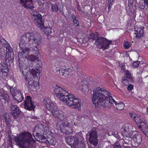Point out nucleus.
I'll return each instance as SVG.
<instances>
[{
	"instance_id": "obj_1",
	"label": "nucleus",
	"mask_w": 148,
	"mask_h": 148,
	"mask_svg": "<svg viewBox=\"0 0 148 148\" xmlns=\"http://www.w3.org/2000/svg\"><path fill=\"white\" fill-rule=\"evenodd\" d=\"M93 92L92 99L95 107H98L100 106L104 108L109 107L110 106L109 105V103L111 104L114 103L118 110H121L124 108V103L122 102L117 103L110 96L109 92L106 90L97 88L93 90Z\"/></svg>"
},
{
	"instance_id": "obj_2",
	"label": "nucleus",
	"mask_w": 148,
	"mask_h": 148,
	"mask_svg": "<svg viewBox=\"0 0 148 148\" xmlns=\"http://www.w3.org/2000/svg\"><path fill=\"white\" fill-rule=\"evenodd\" d=\"M53 91L60 100L68 106L80 110L81 107L80 100L66 91L65 88L56 84L53 87Z\"/></svg>"
},
{
	"instance_id": "obj_3",
	"label": "nucleus",
	"mask_w": 148,
	"mask_h": 148,
	"mask_svg": "<svg viewBox=\"0 0 148 148\" xmlns=\"http://www.w3.org/2000/svg\"><path fill=\"white\" fill-rule=\"evenodd\" d=\"M41 36L38 33H34L32 32L25 33L21 37L19 46L22 52L19 53L20 55H22L26 53H28L30 50V48L28 46L30 42L36 44L34 47L37 48L41 42Z\"/></svg>"
},
{
	"instance_id": "obj_4",
	"label": "nucleus",
	"mask_w": 148,
	"mask_h": 148,
	"mask_svg": "<svg viewBox=\"0 0 148 148\" xmlns=\"http://www.w3.org/2000/svg\"><path fill=\"white\" fill-rule=\"evenodd\" d=\"M25 65L24 64H22L19 63V68L21 72L23 74L25 80L27 82V83L28 88L32 90H36L39 88V84L37 81L33 79H37L38 80L40 73L37 69H30L28 67L25 68Z\"/></svg>"
},
{
	"instance_id": "obj_5",
	"label": "nucleus",
	"mask_w": 148,
	"mask_h": 148,
	"mask_svg": "<svg viewBox=\"0 0 148 148\" xmlns=\"http://www.w3.org/2000/svg\"><path fill=\"white\" fill-rule=\"evenodd\" d=\"M33 140L31 135L28 132L21 133L14 138V141L21 148L29 145Z\"/></svg>"
},
{
	"instance_id": "obj_6",
	"label": "nucleus",
	"mask_w": 148,
	"mask_h": 148,
	"mask_svg": "<svg viewBox=\"0 0 148 148\" xmlns=\"http://www.w3.org/2000/svg\"><path fill=\"white\" fill-rule=\"evenodd\" d=\"M10 91L14 99L12 101V102L15 104H17L24 99L20 91L16 88H13L11 87L10 88Z\"/></svg>"
},
{
	"instance_id": "obj_7",
	"label": "nucleus",
	"mask_w": 148,
	"mask_h": 148,
	"mask_svg": "<svg viewBox=\"0 0 148 148\" xmlns=\"http://www.w3.org/2000/svg\"><path fill=\"white\" fill-rule=\"evenodd\" d=\"M71 124L66 121L61 122L58 125L61 132L67 134H70L72 133L73 129L71 126Z\"/></svg>"
},
{
	"instance_id": "obj_8",
	"label": "nucleus",
	"mask_w": 148,
	"mask_h": 148,
	"mask_svg": "<svg viewBox=\"0 0 148 148\" xmlns=\"http://www.w3.org/2000/svg\"><path fill=\"white\" fill-rule=\"evenodd\" d=\"M132 126L129 123H125L123 125L121 129L122 135L124 137L132 138L133 132L132 130Z\"/></svg>"
},
{
	"instance_id": "obj_9",
	"label": "nucleus",
	"mask_w": 148,
	"mask_h": 148,
	"mask_svg": "<svg viewBox=\"0 0 148 148\" xmlns=\"http://www.w3.org/2000/svg\"><path fill=\"white\" fill-rule=\"evenodd\" d=\"M48 129V128L46 125H43L41 124H38L35 126L34 130L33 132V136L35 137V134L37 136H40L41 135V134H45Z\"/></svg>"
},
{
	"instance_id": "obj_10",
	"label": "nucleus",
	"mask_w": 148,
	"mask_h": 148,
	"mask_svg": "<svg viewBox=\"0 0 148 148\" xmlns=\"http://www.w3.org/2000/svg\"><path fill=\"white\" fill-rule=\"evenodd\" d=\"M129 114L130 116L137 125H140L143 123L144 125H142L143 126H145V128L148 129V124L143 118L141 116L137 115L133 113L130 112L129 113Z\"/></svg>"
},
{
	"instance_id": "obj_11",
	"label": "nucleus",
	"mask_w": 148,
	"mask_h": 148,
	"mask_svg": "<svg viewBox=\"0 0 148 148\" xmlns=\"http://www.w3.org/2000/svg\"><path fill=\"white\" fill-rule=\"evenodd\" d=\"M32 14V18L34 19V23L38 27L42 29L44 26L43 22L42 20V15L37 12H35Z\"/></svg>"
},
{
	"instance_id": "obj_12",
	"label": "nucleus",
	"mask_w": 148,
	"mask_h": 148,
	"mask_svg": "<svg viewBox=\"0 0 148 148\" xmlns=\"http://www.w3.org/2000/svg\"><path fill=\"white\" fill-rule=\"evenodd\" d=\"M43 102L49 110L52 112L56 109V104L49 98H45L44 99Z\"/></svg>"
},
{
	"instance_id": "obj_13",
	"label": "nucleus",
	"mask_w": 148,
	"mask_h": 148,
	"mask_svg": "<svg viewBox=\"0 0 148 148\" xmlns=\"http://www.w3.org/2000/svg\"><path fill=\"white\" fill-rule=\"evenodd\" d=\"M16 105L11 102L9 108L10 113L15 119H16L19 115L20 111V110Z\"/></svg>"
},
{
	"instance_id": "obj_14",
	"label": "nucleus",
	"mask_w": 148,
	"mask_h": 148,
	"mask_svg": "<svg viewBox=\"0 0 148 148\" xmlns=\"http://www.w3.org/2000/svg\"><path fill=\"white\" fill-rule=\"evenodd\" d=\"M51 113L54 117L57 118L60 120H66V117L65 113L62 111L56 109L54 111H52Z\"/></svg>"
},
{
	"instance_id": "obj_15",
	"label": "nucleus",
	"mask_w": 148,
	"mask_h": 148,
	"mask_svg": "<svg viewBox=\"0 0 148 148\" xmlns=\"http://www.w3.org/2000/svg\"><path fill=\"white\" fill-rule=\"evenodd\" d=\"M89 140L90 143L94 146L97 145L98 143L97 133L96 130L91 132L89 134Z\"/></svg>"
},
{
	"instance_id": "obj_16",
	"label": "nucleus",
	"mask_w": 148,
	"mask_h": 148,
	"mask_svg": "<svg viewBox=\"0 0 148 148\" xmlns=\"http://www.w3.org/2000/svg\"><path fill=\"white\" fill-rule=\"evenodd\" d=\"M24 102V107L25 109L29 110H34L35 106L33 105V102L32 101L30 97L27 96Z\"/></svg>"
},
{
	"instance_id": "obj_17",
	"label": "nucleus",
	"mask_w": 148,
	"mask_h": 148,
	"mask_svg": "<svg viewBox=\"0 0 148 148\" xmlns=\"http://www.w3.org/2000/svg\"><path fill=\"white\" fill-rule=\"evenodd\" d=\"M65 138L66 143L69 145H72L73 147H74V145L76 143L80 140L79 137H74L71 136L65 137Z\"/></svg>"
},
{
	"instance_id": "obj_18",
	"label": "nucleus",
	"mask_w": 148,
	"mask_h": 148,
	"mask_svg": "<svg viewBox=\"0 0 148 148\" xmlns=\"http://www.w3.org/2000/svg\"><path fill=\"white\" fill-rule=\"evenodd\" d=\"M84 84V81H82L81 83H78L77 86L78 87V89L84 92L86 95L88 94L89 91V88L88 85Z\"/></svg>"
},
{
	"instance_id": "obj_19",
	"label": "nucleus",
	"mask_w": 148,
	"mask_h": 148,
	"mask_svg": "<svg viewBox=\"0 0 148 148\" xmlns=\"http://www.w3.org/2000/svg\"><path fill=\"white\" fill-rule=\"evenodd\" d=\"M20 2L22 5L25 8L31 10L34 8L32 0H20Z\"/></svg>"
},
{
	"instance_id": "obj_20",
	"label": "nucleus",
	"mask_w": 148,
	"mask_h": 148,
	"mask_svg": "<svg viewBox=\"0 0 148 148\" xmlns=\"http://www.w3.org/2000/svg\"><path fill=\"white\" fill-rule=\"evenodd\" d=\"M135 37L137 39L142 38L143 36V30L140 27L135 26Z\"/></svg>"
},
{
	"instance_id": "obj_21",
	"label": "nucleus",
	"mask_w": 148,
	"mask_h": 148,
	"mask_svg": "<svg viewBox=\"0 0 148 148\" xmlns=\"http://www.w3.org/2000/svg\"><path fill=\"white\" fill-rule=\"evenodd\" d=\"M9 97L6 91L3 89L0 90V101L5 102L6 101H8L9 99Z\"/></svg>"
},
{
	"instance_id": "obj_22",
	"label": "nucleus",
	"mask_w": 148,
	"mask_h": 148,
	"mask_svg": "<svg viewBox=\"0 0 148 148\" xmlns=\"http://www.w3.org/2000/svg\"><path fill=\"white\" fill-rule=\"evenodd\" d=\"M37 49L36 50V54L35 55L31 54L29 55L28 58V59L31 61L39 62L40 60V58H39L40 53L37 51Z\"/></svg>"
},
{
	"instance_id": "obj_23",
	"label": "nucleus",
	"mask_w": 148,
	"mask_h": 148,
	"mask_svg": "<svg viewBox=\"0 0 148 148\" xmlns=\"http://www.w3.org/2000/svg\"><path fill=\"white\" fill-rule=\"evenodd\" d=\"M9 70L7 66L1 65L0 67V72L2 73V75L4 76L8 75Z\"/></svg>"
},
{
	"instance_id": "obj_24",
	"label": "nucleus",
	"mask_w": 148,
	"mask_h": 148,
	"mask_svg": "<svg viewBox=\"0 0 148 148\" xmlns=\"http://www.w3.org/2000/svg\"><path fill=\"white\" fill-rule=\"evenodd\" d=\"M139 7L142 10L148 8V0H140L139 4Z\"/></svg>"
},
{
	"instance_id": "obj_25",
	"label": "nucleus",
	"mask_w": 148,
	"mask_h": 148,
	"mask_svg": "<svg viewBox=\"0 0 148 148\" xmlns=\"http://www.w3.org/2000/svg\"><path fill=\"white\" fill-rule=\"evenodd\" d=\"M112 41L107 39L106 38L104 41L103 43L101 48L103 50H105L109 47V45L111 44Z\"/></svg>"
},
{
	"instance_id": "obj_26",
	"label": "nucleus",
	"mask_w": 148,
	"mask_h": 148,
	"mask_svg": "<svg viewBox=\"0 0 148 148\" xmlns=\"http://www.w3.org/2000/svg\"><path fill=\"white\" fill-rule=\"evenodd\" d=\"M133 140L134 142L137 144L140 143L142 141V138L140 135H136L133 137Z\"/></svg>"
},
{
	"instance_id": "obj_27",
	"label": "nucleus",
	"mask_w": 148,
	"mask_h": 148,
	"mask_svg": "<svg viewBox=\"0 0 148 148\" xmlns=\"http://www.w3.org/2000/svg\"><path fill=\"white\" fill-rule=\"evenodd\" d=\"M105 38L103 37H99L95 41V44L96 46L101 45V47L105 40Z\"/></svg>"
},
{
	"instance_id": "obj_28",
	"label": "nucleus",
	"mask_w": 148,
	"mask_h": 148,
	"mask_svg": "<svg viewBox=\"0 0 148 148\" xmlns=\"http://www.w3.org/2000/svg\"><path fill=\"white\" fill-rule=\"evenodd\" d=\"M80 140L79 141H77L75 144L74 145V148H84V143L81 141V139L79 138Z\"/></svg>"
},
{
	"instance_id": "obj_29",
	"label": "nucleus",
	"mask_w": 148,
	"mask_h": 148,
	"mask_svg": "<svg viewBox=\"0 0 148 148\" xmlns=\"http://www.w3.org/2000/svg\"><path fill=\"white\" fill-rule=\"evenodd\" d=\"M65 70V67H64L60 66L58 67H57L56 68V73L58 74L61 75H63L64 76V71Z\"/></svg>"
},
{
	"instance_id": "obj_30",
	"label": "nucleus",
	"mask_w": 148,
	"mask_h": 148,
	"mask_svg": "<svg viewBox=\"0 0 148 148\" xmlns=\"http://www.w3.org/2000/svg\"><path fill=\"white\" fill-rule=\"evenodd\" d=\"M47 141L50 145H54L56 143V141L55 140L54 138L52 136L50 138H48L47 140Z\"/></svg>"
},
{
	"instance_id": "obj_31",
	"label": "nucleus",
	"mask_w": 148,
	"mask_h": 148,
	"mask_svg": "<svg viewBox=\"0 0 148 148\" xmlns=\"http://www.w3.org/2000/svg\"><path fill=\"white\" fill-rule=\"evenodd\" d=\"M13 59L11 57L9 53L6 54L5 58V62L6 63L12 62Z\"/></svg>"
},
{
	"instance_id": "obj_32",
	"label": "nucleus",
	"mask_w": 148,
	"mask_h": 148,
	"mask_svg": "<svg viewBox=\"0 0 148 148\" xmlns=\"http://www.w3.org/2000/svg\"><path fill=\"white\" fill-rule=\"evenodd\" d=\"M51 28L50 27H44V31L45 34L49 35L51 33Z\"/></svg>"
},
{
	"instance_id": "obj_33",
	"label": "nucleus",
	"mask_w": 148,
	"mask_h": 148,
	"mask_svg": "<svg viewBox=\"0 0 148 148\" xmlns=\"http://www.w3.org/2000/svg\"><path fill=\"white\" fill-rule=\"evenodd\" d=\"M71 70L70 69L67 68L66 69H65L64 71V76L66 77L67 75H69L71 74Z\"/></svg>"
},
{
	"instance_id": "obj_34",
	"label": "nucleus",
	"mask_w": 148,
	"mask_h": 148,
	"mask_svg": "<svg viewBox=\"0 0 148 148\" xmlns=\"http://www.w3.org/2000/svg\"><path fill=\"white\" fill-rule=\"evenodd\" d=\"M123 83L125 85H127L129 84L128 80L127 79L126 77H123L122 78V80Z\"/></svg>"
},
{
	"instance_id": "obj_35",
	"label": "nucleus",
	"mask_w": 148,
	"mask_h": 148,
	"mask_svg": "<svg viewBox=\"0 0 148 148\" xmlns=\"http://www.w3.org/2000/svg\"><path fill=\"white\" fill-rule=\"evenodd\" d=\"M113 147L114 148H121L120 144L118 141H116L113 145Z\"/></svg>"
},
{
	"instance_id": "obj_36",
	"label": "nucleus",
	"mask_w": 148,
	"mask_h": 148,
	"mask_svg": "<svg viewBox=\"0 0 148 148\" xmlns=\"http://www.w3.org/2000/svg\"><path fill=\"white\" fill-rule=\"evenodd\" d=\"M51 9L53 11H56L58 10V8L56 4L52 5L51 6Z\"/></svg>"
},
{
	"instance_id": "obj_37",
	"label": "nucleus",
	"mask_w": 148,
	"mask_h": 148,
	"mask_svg": "<svg viewBox=\"0 0 148 148\" xmlns=\"http://www.w3.org/2000/svg\"><path fill=\"white\" fill-rule=\"evenodd\" d=\"M125 77H126L127 78L130 79L131 77V75L130 74V73L129 71L128 70H127L125 73Z\"/></svg>"
},
{
	"instance_id": "obj_38",
	"label": "nucleus",
	"mask_w": 148,
	"mask_h": 148,
	"mask_svg": "<svg viewBox=\"0 0 148 148\" xmlns=\"http://www.w3.org/2000/svg\"><path fill=\"white\" fill-rule=\"evenodd\" d=\"M140 63L139 61H136L133 63L132 66L135 68H137L138 66Z\"/></svg>"
},
{
	"instance_id": "obj_39",
	"label": "nucleus",
	"mask_w": 148,
	"mask_h": 148,
	"mask_svg": "<svg viewBox=\"0 0 148 148\" xmlns=\"http://www.w3.org/2000/svg\"><path fill=\"white\" fill-rule=\"evenodd\" d=\"M124 46L125 48L128 49L130 46V43L128 42H125L124 44Z\"/></svg>"
},
{
	"instance_id": "obj_40",
	"label": "nucleus",
	"mask_w": 148,
	"mask_h": 148,
	"mask_svg": "<svg viewBox=\"0 0 148 148\" xmlns=\"http://www.w3.org/2000/svg\"><path fill=\"white\" fill-rule=\"evenodd\" d=\"M2 45L3 47L5 48H6L7 47L10 45L9 43L7 42L6 41H5V42L3 43L2 44Z\"/></svg>"
},
{
	"instance_id": "obj_41",
	"label": "nucleus",
	"mask_w": 148,
	"mask_h": 148,
	"mask_svg": "<svg viewBox=\"0 0 148 148\" xmlns=\"http://www.w3.org/2000/svg\"><path fill=\"white\" fill-rule=\"evenodd\" d=\"M6 49V51L8 53H10L12 51V48L10 47V46H9Z\"/></svg>"
},
{
	"instance_id": "obj_42",
	"label": "nucleus",
	"mask_w": 148,
	"mask_h": 148,
	"mask_svg": "<svg viewBox=\"0 0 148 148\" xmlns=\"http://www.w3.org/2000/svg\"><path fill=\"white\" fill-rule=\"evenodd\" d=\"M73 21V25L74 26H78L79 25V21L76 20V19L74 20Z\"/></svg>"
},
{
	"instance_id": "obj_43",
	"label": "nucleus",
	"mask_w": 148,
	"mask_h": 148,
	"mask_svg": "<svg viewBox=\"0 0 148 148\" xmlns=\"http://www.w3.org/2000/svg\"><path fill=\"white\" fill-rule=\"evenodd\" d=\"M133 86L132 85L130 84L127 87V89L128 90H131L133 89Z\"/></svg>"
},
{
	"instance_id": "obj_44",
	"label": "nucleus",
	"mask_w": 148,
	"mask_h": 148,
	"mask_svg": "<svg viewBox=\"0 0 148 148\" xmlns=\"http://www.w3.org/2000/svg\"><path fill=\"white\" fill-rule=\"evenodd\" d=\"M114 0H108V4H109V6L108 7V8H109L110 6V5H111L114 2Z\"/></svg>"
},
{
	"instance_id": "obj_45",
	"label": "nucleus",
	"mask_w": 148,
	"mask_h": 148,
	"mask_svg": "<svg viewBox=\"0 0 148 148\" xmlns=\"http://www.w3.org/2000/svg\"><path fill=\"white\" fill-rule=\"evenodd\" d=\"M128 145L127 143H124L123 144V146L125 148H130V147Z\"/></svg>"
},
{
	"instance_id": "obj_46",
	"label": "nucleus",
	"mask_w": 148,
	"mask_h": 148,
	"mask_svg": "<svg viewBox=\"0 0 148 148\" xmlns=\"http://www.w3.org/2000/svg\"><path fill=\"white\" fill-rule=\"evenodd\" d=\"M142 132L148 138V131L145 132L144 131H142Z\"/></svg>"
},
{
	"instance_id": "obj_47",
	"label": "nucleus",
	"mask_w": 148,
	"mask_h": 148,
	"mask_svg": "<svg viewBox=\"0 0 148 148\" xmlns=\"http://www.w3.org/2000/svg\"><path fill=\"white\" fill-rule=\"evenodd\" d=\"M5 41H6L5 39L3 38L1 39L0 40V45L3 44L2 42L4 43Z\"/></svg>"
},
{
	"instance_id": "obj_48",
	"label": "nucleus",
	"mask_w": 148,
	"mask_h": 148,
	"mask_svg": "<svg viewBox=\"0 0 148 148\" xmlns=\"http://www.w3.org/2000/svg\"><path fill=\"white\" fill-rule=\"evenodd\" d=\"M138 82L140 83H143V80L142 78H138Z\"/></svg>"
},
{
	"instance_id": "obj_49",
	"label": "nucleus",
	"mask_w": 148,
	"mask_h": 148,
	"mask_svg": "<svg viewBox=\"0 0 148 148\" xmlns=\"http://www.w3.org/2000/svg\"><path fill=\"white\" fill-rule=\"evenodd\" d=\"M71 16H72V19H73V21H74V20L76 19L75 17V16L74 15L72 14L71 15Z\"/></svg>"
},
{
	"instance_id": "obj_50",
	"label": "nucleus",
	"mask_w": 148,
	"mask_h": 148,
	"mask_svg": "<svg viewBox=\"0 0 148 148\" xmlns=\"http://www.w3.org/2000/svg\"><path fill=\"white\" fill-rule=\"evenodd\" d=\"M83 117V116L82 115H79L78 116V119H81L82 118V117Z\"/></svg>"
},
{
	"instance_id": "obj_51",
	"label": "nucleus",
	"mask_w": 148,
	"mask_h": 148,
	"mask_svg": "<svg viewBox=\"0 0 148 148\" xmlns=\"http://www.w3.org/2000/svg\"><path fill=\"white\" fill-rule=\"evenodd\" d=\"M138 127L139 128H140L141 130H142V125H138Z\"/></svg>"
},
{
	"instance_id": "obj_52",
	"label": "nucleus",
	"mask_w": 148,
	"mask_h": 148,
	"mask_svg": "<svg viewBox=\"0 0 148 148\" xmlns=\"http://www.w3.org/2000/svg\"><path fill=\"white\" fill-rule=\"evenodd\" d=\"M146 112L147 113H148V107L146 109Z\"/></svg>"
},
{
	"instance_id": "obj_53",
	"label": "nucleus",
	"mask_w": 148,
	"mask_h": 148,
	"mask_svg": "<svg viewBox=\"0 0 148 148\" xmlns=\"http://www.w3.org/2000/svg\"><path fill=\"white\" fill-rule=\"evenodd\" d=\"M69 126V125H64V128H65V127H67V126Z\"/></svg>"
},
{
	"instance_id": "obj_54",
	"label": "nucleus",
	"mask_w": 148,
	"mask_h": 148,
	"mask_svg": "<svg viewBox=\"0 0 148 148\" xmlns=\"http://www.w3.org/2000/svg\"><path fill=\"white\" fill-rule=\"evenodd\" d=\"M42 138H45V136H42Z\"/></svg>"
},
{
	"instance_id": "obj_55",
	"label": "nucleus",
	"mask_w": 148,
	"mask_h": 148,
	"mask_svg": "<svg viewBox=\"0 0 148 148\" xmlns=\"http://www.w3.org/2000/svg\"><path fill=\"white\" fill-rule=\"evenodd\" d=\"M147 23H148V17L147 18Z\"/></svg>"
}]
</instances>
